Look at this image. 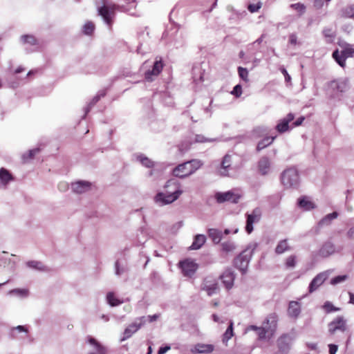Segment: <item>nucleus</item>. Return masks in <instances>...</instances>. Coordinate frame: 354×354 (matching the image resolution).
<instances>
[{"label":"nucleus","instance_id":"1","mask_svg":"<svg viewBox=\"0 0 354 354\" xmlns=\"http://www.w3.org/2000/svg\"><path fill=\"white\" fill-rule=\"evenodd\" d=\"M124 3H113L109 0H95L97 15L109 30H112L116 17V11L130 16L140 17L136 10L137 0H120Z\"/></svg>","mask_w":354,"mask_h":354},{"label":"nucleus","instance_id":"2","mask_svg":"<svg viewBox=\"0 0 354 354\" xmlns=\"http://www.w3.org/2000/svg\"><path fill=\"white\" fill-rule=\"evenodd\" d=\"M183 193L180 183L175 179L169 180L165 185V191L156 194V202L162 205L170 204L177 200Z\"/></svg>","mask_w":354,"mask_h":354},{"label":"nucleus","instance_id":"3","mask_svg":"<svg viewBox=\"0 0 354 354\" xmlns=\"http://www.w3.org/2000/svg\"><path fill=\"white\" fill-rule=\"evenodd\" d=\"M203 165L201 160L192 159L180 163L172 170V174L179 178H185L195 173Z\"/></svg>","mask_w":354,"mask_h":354},{"label":"nucleus","instance_id":"4","mask_svg":"<svg viewBox=\"0 0 354 354\" xmlns=\"http://www.w3.org/2000/svg\"><path fill=\"white\" fill-rule=\"evenodd\" d=\"M152 94L150 97H142L140 100L142 104V120L149 126L155 121V111L153 109V98L155 96V90L151 89Z\"/></svg>","mask_w":354,"mask_h":354},{"label":"nucleus","instance_id":"5","mask_svg":"<svg viewBox=\"0 0 354 354\" xmlns=\"http://www.w3.org/2000/svg\"><path fill=\"white\" fill-rule=\"evenodd\" d=\"M147 318L145 317H142L140 318L139 322H134L129 324L124 330L122 337L120 338V341L123 342L138 330L141 326L145 323V320ZM147 319H149V322H155V314L149 315L147 317Z\"/></svg>","mask_w":354,"mask_h":354},{"label":"nucleus","instance_id":"6","mask_svg":"<svg viewBox=\"0 0 354 354\" xmlns=\"http://www.w3.org/2000/svg\"><path fill=\"white\" fill-rule=\"evenodd\" d=\"M214 197L218 203L225 202L237 203L241 198V194L236 189H232L225 192H217Z\"/></svg>","mask_w":354,"mask_h":354},{"label":"nucleus","instance_id":"7","mask_svg":"<svg viewBox=\"0 0 354 354\" xmlns=\"http://www.w3.org/2000/svg\"><path fill=\"white\" fill-rule=\"evenodd\" d=\"M354 55V47L352 45H346L341 53L338 50L333 53V57L337 62V64L342 68L346 66V59L348 57H352Z\"/></svg>","mask_w":354,"mask_h":354},{"label":"nucleus","instance_id":"8","mask_svg":"<svg viewBox=\"0 0 354 354\" xmlns=\"http://www.w3.org/2000/svg\"><path fill=\"white\" fill-rule=\"evenodd\" d=\"M347 330V320L341 315L337 316L328 325V331L330 335H334L337 331L344 333Z\"/></svg>","mask_w":354,"mask_h":354},{"label":"nucleus","instance_id":"9","mask_svg":"<svg viewBox=\"0 0 354 354\" xmlns=\"http://www.w3.org/2000/svg\"><path fill=\"white\" fill-rule=\"evenodd\" d=\"M140 72L142 73L145 77V85L147 82H152L155 80V59L146 60L140 66Z\"/></svg>","mask_w":354,"mask_h":354},{"label":"nucleus","instance_id":"10","mask_svg":"<svg viewBox=\"0 0 354 354\" xmlns=\"http://www.w3.org/2000/svg\"><path fill=\"white\" fill-rule=\"evenodd\" d=\"M281 182L284 186L290 187L299 182V174L295 168H288L281 175Z\"/></svg>","mask_w":354,"mask_h":354},{"label":"nucleus","instance_id":"11","mask_svg":"<svg viewBox=\"0 0 354 354\" xmlns=\"http://www.w3.org/2000/svg\"><path fill=\"white\" fill-rule=\"evenodd\" d=\"M132 160L140 162L143 167L151 169L148 171V176H151L153 175V168L155 166V162L151 159L149 158L142 153H135L132 155Z\"/></svg>","mask_w":354,"mask_h":354},{"label":"nucleus","instance_id":"12","mask_svg":"<svg viewBox=\"0 0 354 354\" xmlns=\"http://www.w3.org/2000/svg\"><path fill=\"white\" fill-rule=\"evenodd\" d=\"M183 273L185 276H192L198 269V264L193 260L187 259L179 263Z\"/></svg>","mask_w":354,"mask_h":354},{"label":"nucleus","instance_id":"13","mask_svg":"<svg viewBox=\"0 0 354 354\" xmlns=\"http://www.w3.org/2000/svg\"><path fill=\"white\" fill-rule=\"evenodd\" d=\"M92 183L88 180H77L71 183V189L74 193L84 194L91 189Z\"/></svg>","mask_w":354,"mask_h":354},{"label":"nucleus","instance_id":"14","mask_svg":"<svg viewBox=\"0 0 354 354\" xmlns=\"http://www.w3.org/2000/svg\"><path fill=\"white\" fill-rule=\"evenodd\" d=\"M261 216V212L259 208L253 209L251 214H247L245 231L248 234H250L253 231V223L259 222Z\"/></svg>","mask_w":354,"mask_h":354},{"label":"nucleus","instance_id":"15","mask_svg":"<svg viewBox=\"0 0 354 354\" xmlns=\"http://www.w3.org/2000/svg\"><path fill=\"white\" fill-rule=\"evenodd\" d=\"M292 341V337L289 334L286 333L281 335L277 342L279 350L281 353L286 354L290 348V344Z\"/></svg>","mask_w":354,"mask_h":354},{"label":"nucleus","instance_id":"16","mask_svg":"<svg viewBox=\"0 0 354 354\" xmlns=\"http://www.w3.org/2000/svg\"><path fill=\"white\" fill-rule=\"evenodd\" d=\"M106 89L100 90L93 97V98L90 100V102L86 104V106L84 108V115L82 117V119H85L87 114L91 111L92 107L96 104L102 97H104L106 95Z\"/></svg>","mask_w":354,"mask_h":354},{"label":"nucleus","instance_id":"17","mask_svg":"<svg viewBox=\"0 0 354 354\" xmlns=\"http://www.w3.org/2000/svg\"><path fill=\"white\" fill-rule=\"evenodd\" d=\"M86 342L96 351V352H90L88 354H107V348L95 337L88 335Z\"/></svg>","mask_w":354,"mask_h":354},{"label":"nucleus","instance_id":"18","mask_svg":"<svg viewBox=\"0 0 354 354\" xmlns=\"http://www.w3.org/2000/svg\"><path fill=\"white\" fill-rule=\"evenodd\" d=\"M295 119L293 113H288L286 118L280 120L277 124L275 129L279 133H283L290 129L289 123Z\"/></svg>","mask_w":354,"mask_h":354},{"label":"nucleus","instance_id":"19","mask_svg":"<svg viewBox=\"0 0 354 354\" xmlns=\"http://www.w3.org/2000/svg\"><path fill=\"white\" fill-rule=\"evenodd\" d=\"M278 323V315L275 313L269 314L263 322V325L266 326L272 335L277 330Z\"/></svg>","mask_w":354,"mask_h":354},{"label":"nucleus","instance_id":"20","mask_svg":"<svg viewBox=\"0 0 354 354\" xmlns=\"http://www.w3.org/2000/svg\"><path fill=\"white\" fill-rule=\"evenodd\" d=\"M214 346L209 344H196L191 351L194 354H209L214 351Z\"/></svg>","mask_w":354,"mask_h":354},{"label":"nucleus","instance_id":"21","mask_svg":"<svg viewBox=\"0 0 354 354\" xmlns=\"http://www.w3.org/2000/svg\"><path fill=\"white\" fill-rule=\"evenodd\" d=\"M203 289L205 290L209 296L216 294L219 290L218 283L216 280L206 278L203 282Z\"/></svg>","mask_w":354,"mask_h":354},{"label":"nucleus","instance_id":"22","mask_svg":"<svg viewBox=\"0 0 354 354\" xmlns=\"http://www.w3.org/2000/svg\"><path fill=\"white\" fill-rule=\"evenodd\" d=\"M15 180V176L8 169L5 167L0 168V183L2 185L7 186Z\"/></svg>","mask_w":354,"mask_h":354},{"label":"nucleus","instance_id":"23","mask_svg":"<svg viewBox=\"0 0 354 354\" xmlns=\"http://www.w3.org/2000/svg\"><path fill=\"white\" fill-rule=\"evenodd\" d=\"M327 277L326 274L322 272L318 274L310 282L309 285V292L312 293L321 286L326 281Z\"/></svg>","mask_w":354,"mask_h":354},{"label":"nucleus","instance_id":"24","mask_svg":"<svg viewBox=\"0 0 354 354\" xmlns=\"http://www.w3.org/2000/svg\"><path fill=\"white\" fill-rule=\"evenodd\" d=\"M220 278L227 289H230L233 286L234 275L230 269L225 270Z\"/></svg>","mask_w":354,"mask_h":354},{"label":"nucleus","instance_id":"25","mask_svg":"<svg viewBox=\"0 0 354 354\" xmlns=\"http://www.w3.org/2000/svg\"><path fill=\"white\" fill-rule=\"evenodd\" d=\"M335 251V248L331 242L324 243L320 248L318 254L322 257H328L333 254Z\"/></svg>","mask_w":354,"mask_h":354},{"label":"nucleus","instance_id":"26","mask_svg":"<svg viewBox=\"0 0 354 354\" xmlns=\"http://www.w3.org/2000/svg\"><path fill=\"white\" fill-rule=\"evenodd\" d=\"M249 261L243 254L237 256L234 260V266L239 269L243 273L245 272Z\"/></svg>","mask_w":354,"mask_h":354},{"label":"nucleus","instance_id":"27","mask_svg":"<svg viewBox=\"0 0 354 354\" xmlns=\"http://www.w3.org/2000/svg\"><path fill=\"white\" fill-rule=\"evenodd\" d=\"M106 301L111 307H116L124 303L123 299L118 298L115 292L110 291L106 295Z\"/></svg>","mask_w":354,"mask_h":354},{"label":"nucleus","instance_id":"28","mask_svg":"<svg viewBox=\"0 0 354 354\" xmlns=\"http://www.w3.org/2000/svg\"><path fill=\"white\" fill-rule=\"evenodd\" d=\"M232 156L230 154H226L221 162V167L220 173L222 176H227L229 169L231 168L232 165Z\"/></svg>","mask_w":354,"mask_h":354},{"label":"nucleus","instance_id":"29","mask_svg":"<svg viewBox=\"0 0 354 354\" xmlns=\"http://www.w3.org/2000/svg\"><path fill=\"white\" fill-rule=\"evenodd\" d=\"M300 312L301 308L299 303L295 301H290L288 308V315L292 317H297Z\"/></svg>","mask_w":354,"mask_h":354},{"label":"nucleus","instance_id":"30","mask_svg":"<svg viewBox=\"0 0 354 354\" xmlns=\"http://www.w3.org/2000/svg\"><path fill=\"white\" fill-rule=\"evenodd\" d=\"M277 136H266L261 140H260L257 145V151L259 152L262 149H265L268 146H270L274 140L276 139Z\"/></svg>","mask_w":354,"mask_h":354},{"label":"nucleus","instance_id":"31","mask_svg":"<svg viewBox=\"0 0 354 354\" xmlns=\"http://www.w3.org/2000/svg\"><path fill=\"white\" fill-rule=\"evenodd\" d=\"M20 41L24 44H29L30 46H37L39 44V40L31 34H25L21 36Z\"/></svg>","mask_w":354,"mask_h":354},{"label":"nucleus","instance_id":"32","mask_svg":"<svg viewBox=\"0 0 354 354\" xmlns=\"http://www.w3.org/2000/svg\"><path fill=\"white\" fill-rule=\"evenodd\" d=\"M29 291L27 288H13L8 292V295L10 296H17L20 298H25L28 296Z\"/></svg>","mask_w":354,"mask_h":354},{"label":"nucleus","instance_id":"33","mask_svg":"<svg viewBox=\"0 0 354 354\" xmlns=\"http://www.w3.org/2000/svg\"><path fill=\"white\" fill-rule=\"evenodd\" d=\"M270 160L267 157H262L259 162V169L260 172L265 175L268 172L270 168Z\"/></svg>","mask_w":354,"mask_h":354},{"label":"nucleus","instance_id":"34","mask_svg":"<svg viewBox=\"0 0 354 354\" xmlns=\"http://www.w3.org/2000/svg\"><path fill=\"white\" fill-rule=\"evenodd\" d=\"M206 237L203 234H198L194 237V240L190 246L192 250H198L201 248L202 245L205 243Z\"/></svg>","mask_w":354,"mask_h":354},{"label":"nucleus","instance_id":"35","mask_svg":"<svg viewBox=\"0 0 354 354\" xmlns=\"http://www.w3.org/2000/svg\"><path fill=\"white\" fill-rule=\"evenodd\" d=\"M298 204L299 207L304 210H310L315 207V204L312 201H309L306 196L299 198Z\"/></svg>","mask_w":354,"mask_h":354},{"label":"nucleus","instance_id":"36","mask_svg":"<svg viewBox=\"0 0 354 354\" xmlns=\"http://www.w3.org/2000/svg\"><path fill=\"white\" fill-rule=\"evenodd\" d=\"M95 29V24L91 21H87L82 27V33L84 35L91 36L94 33Z\"/></svg>","mask_w":354,"mask_h":354},{"label":"nucleus","instance_id":"37","mask_svg":"<svg viewBox=\"0 0 354 354\" xmlns=\"http://www.w3.org/2000/svg\"><path fill=\"white\" fill-rule=\"evenodd\" d=\"M290 250V247L288 243L287 239L281 240L277 244L275 248V252L278 254H283V252Z\"/></svg>","mask_w":354,"mask_h":354},{"label":"nucleus","instance_id":"38","mask_svg":"<svg viewBox=\"0 0 354 354\" xmlns=\"http://www.w3.org/2000/svg\"><path fill=\"white\" fill-rule=\"evenodd\" d=\"M41 151L39 147H35L28 150L26 153H23L21 158L25 162L33 159L35 156Z\"/></svg>","mask_w":354,"mask_h":354},{"label":"nucleus","instance_id":"39","mask_svg":"<svg viewBox=\"0 0 354 354\" xmlns=\"http://www.w3.org/2000/svg\"><path fill=\"white\" fill-rule=\"evenodd\" d=\"M208 236L215 243H218L222 239V232L216 229H209Z\"/></svg>","mask_w":354,"mask_h":354},{"label":"nucleus","instance_id":"40","mask_svg":"<svg viewBox=\"0 0 354 354\" xmlns=\"http://www.w3.org/2000/svg\"><path fill=\"white\" fill-rule=\"evenodd\" d=\"M135 75L136 74L132 73L129 70H128L127 68H124V69L121 70L117 75H115L111 78V82L114 83L115 82H116L118 80L123 79V78L128 77H131L132 75Z\"/></svg>","mask_w":354,"mask_h":354},{"label":"nucleus","instance_id":"41","mask_svg":"<svg viewBox=\"0 0 354 354\" xmlns=\"http://www.w3.org/2000/svg\"><path fill=\"white\" fill-rule=\"evenodd\" d=\"M233 324H234L233 322L230 321L229 326L227 327V330H225V333L223 334V342H227L229 339H230L233 337V335H234Z\"/></svg>","mask_w":354,"mask_h":354},{"label":"nucleus","instance_id":"42","mask_svg":"<svg viewBox=\"0 0 354 354\" xmlns=\"http://www.w3.org/2000/svg\"><path fill=\"white\" fill-rule=\"evenodd\" d=\"M26 266L32 269L37 270H44V266H42V263L39 261L30 260L26 262Z\"/></svg>","mask_w":354,"mask_h":354},{"label":"nucleus","instance_id":"43","mask_svg":"<svg viewBox=\"0 0 354 354\" xmlns=\"http://www.w3.org/2000/svg\"><path fill=\"white\" fill-rule=\"evenodd\" d=\"M322 33L326 39L327 42H332L335 36L334 31L330 28H325Z\"/></svg>","mask_w":354,"mask_h":354},{"label":"nucleus","instance_id":"44","mask_svg":"<svg viewBox=\"0 0 354 354\" xmlns=\"http://www.w3.org/2000/svg\"><path fill=\"white\" fill-rule=\"evenodd\" d=\"M114 267H115V274L117 276L122 275L126 271L125 266L124 265H121L119 259H117L115 261Z\"/></svg>","mask_w":354,"mask_h":354},{"label":"nucleus","instance_id":"45","mask_svg":"<svg viewBox=\"0 0 354 354\" xmlns=\"http://www.w3.org/2000/svg\"><path fill=\"white\" fill-rule=\"evenodd\" d=\"M297 263V257L295 255H290L286 258L285 266L286 268H293Z\"/></svg>","mask_w":354,"mask_h":354},{"label":"nucleus","instance_id":"46","mask_svg":"<svg viewBox=\"0 0 354 354\" xmlns=\"http://www.w3.org/2000/svg\"><path fill=\"white\" fill-rule=\"evenodd\" d=\"M323 308L327 313L340 310V308L334 306L333 304L330 301L325 302L323 306Z\"/></svg>","mask_w":354,"mask_h":354},{"label":"nucleus","instance_id":"47","mask_svg":"<svg viewBox=\"0 0 354 354\" xmlns=\"http://www.w3.org/2000/svg\"><path fill=\"white\" fill-rule=\"evenodd\" d=\"M238 73L241 79H242L244 82H248V71L247 68L239 66L238 68Z\"/></svg>","mask_w":354,"mask_h":354},{"label":"nucleus","instance_id":"48","mask_svg":"<svg viewBox=\"0 0 354 354\" xmlns=\"http://www.w3.org/2000/svg\"><path fill=\"white\" fill-rule=\"evenodd\" d=\"M257 332V335L259 339H263L266 337L267 333H270V331L262 324V326H260Z\"/></svg>","mask_w":354,"mask_h":354},{"label":"nucleus","instance_id":"49","mask_svg":"<svg viewBox=\"0 0 354 354\" xmlns=\"http://www.w3.org/2000/svg\"><path fill=\"white\" fill-rule=\"evenodd\" d=\"M342 15L344 17L351 18L354 17V7L348 6L342 10Z\"/></svg>","mask_w":354,"mask_h":354},{"label":"nucleus","instance_id":"50","mask_svg":"<svg viewBox=\"0 0 354 354\" xmlns=\"http://www.w3.org/2000/svg\"><path fill=\"white\" fill-rule=\"evenodd\" d=\"M290 7L297 11L299 15H302L306 11V6L301 3L292 4Z\"/></svg>","mask_w":354,"mask_h":354},{"label":"nucleus","instance_id":"51","mask_svg":"<svg viewBox=\"0 0 354 354\" xmlns=\"http://www.w3.org/2000/svg\"><path fill=\"white\" fill-rule=\"evenodd\" d=\"M223 250L225 252H232L235 249V245L231 242H225L222 244Z\"/></svg>","mask_w":354,"mask_h":354},{"label":"nucleus","instance_id":"52","mask_svg":"<svg viewBox=\"0 0 354 354\" xmlns=\"http://www.w3.org/2000/svg\"><path fill=\"white\" fill-rule=\"evenodd\" d=\"M261 7V3L259 2L257 3L250 4L248 7V10L250 12H257Z\"/></svg>","mask_w":354,"mask_h":354},{"label":"nucleus","instance_id":"53","mask_svg":"<svg viewBox=\"0 0 354 354\" xmlns=\"http://www.w3.org/2000/svg\"><path fill=\"white\" fill-rule=\"evenodd\" d=\"M232 94L235 95L236 97H239L242 94V87L240 84L236 85L233 91H232Z\"/></svg>","mask_w":354,"mask_h":354},{"label":"nucleus","instance_id":"54","mask_svg":"<svg viewBox=\"0 0 354 354\" xmlns=\"http://www.w3.org/2000/svg\"><path fill=\"white\" fill-rule=\"evenodd\" d=\"M346 275H339V276L335 277L331 280V283L337 284L338 283H340V282L344 281L346 279Z\"/></svg>","mask_w":354,"mask_h":354},{"label":"nucleus","instance_id":"55","mask_svg":"<svg viewBox=\"0 0 354 354\" xmlns=\"http://www.w3.org/2000/svg\"><path fill=\"white\" fill-rule=\"evenodd\" d=\"M289 44L292 45V46H295L298 44L297 42V35L295 34V33H292L289 35Z\"/></svg>","mask_w":354,"mask_h":354},{"label":"nucleus","instance_id":"56","mask_svg":"<svg viewBox=\"0 0 354 354\" xmlns=\"http://www.w3.org/2000/svg\"><path fill=\"white\" fill-rule=\"evenodd\" d=\"M16 330L17 333H27L28 332V328L25 325H19L16 327H14Z\"/></svg>","mask_w":354,"mask_h":354},{"label":"nucleus","instance_id":"57","mask_svg":"<svg viewBox=\"0 0 354 354\" xmlns=\"http://www.w3.org/2000/svg\"><path fill=\"white\" fill-rule=\"evenodd\" d=\"M337 216V213L334 212L331 214H328L322 221V222L324 223L326 222L328 220L331 221Z\"/></svg>","mask_w":354,"mask_h":354},{"label":"nucleus","instance_id":"58","mask_svg":"<svg viewBox=\"0 0 354 354\" xmlns=\"http://www.w3.org/2000/svg\"><path fill=\"white\" fill-rule=\"evenodd\" d=\"M163 68V64L161 61L156 60V75H158Z\"/></svg>","mask_w":354,"mask_h":354},{"label":"nucleus","instance_id":"59","mask_svg":"<svg viewBox=\"0 0 354 354\" xmlns=\"http://www.w3.org/2000/svg\"><path fill=\"white\" fill-rule=\"evenodd\" d=\"M305 118L304 116H301L299 118L297 119L295 122L292 123L293 127H298L300 126L303 122L304 121Z\"/></svg>","mask_w":354,"mask_h":354},{"label":"nucleus","instance_id":"60","mask_svg":"<svg viewBox=\"0 0 354 354\" xmlns=\"http://www.w3.org/2000/svg\"><path fill=\"white\" fill-rule=\"evenodd\" d=\"M329 354H335L337 351V346L335 344H329Z\"/></svg>","mask_w":354,"mask_h":354},{"label":"nucleus","instance_id":"61","mask_svg":"<svg viewBox=\"0 0 354 354\" xmlns=\"http://www.w3.org/2000/svg\"><path fill=\"white\" fill-rule=\"evenodd\" d=\"M171 347L169 346H162L159 348L158 351V354H165L167 351L170 350Z\"/></svg>","mask_w":354,"mask_h":354},{"label":"nucleus","instance_id":"62","mask_svg":"<svg viewBox=\"0 0 354 354\" xmlns=\"http://www.w3.org/2000/svg\"><path fill=\"white\" fill-rule=\"evenodd\" d=\"M142 46H143V43L140 41H139V44H138V46H137V48H136V53L138 54L145 55L146 53V51H143L142 50Z\"/></svg>","mask_w":354,"mask_h":354},{"label":"nucleus","instance_id":"63","mask_svg":"<svg viewBox=\"0 0 354 354\" xmlns=\"http://www.w3.org/2000/svg\"><path fill=\"white\" fill-rule=\"evenodd\" d=\"M207 141V139L201 135H196L195 138V142H205Z\"/></svg>","mask_w":354,"mask_h":354},{"label":"nucleus","instance_id":"64","mask_svg":"<svg viewBox=\"0 0 354 354\" xmlns=\"http://www.w3.org/2000/svg\"><path fill=\"white\" fill-rule=\"evenodd\" d=\"M347 236L351 239L354 238V227H351L349 229V230L347 232Z\"/></svg>","mask_w":354,"mask_h":354}]
</instances>
